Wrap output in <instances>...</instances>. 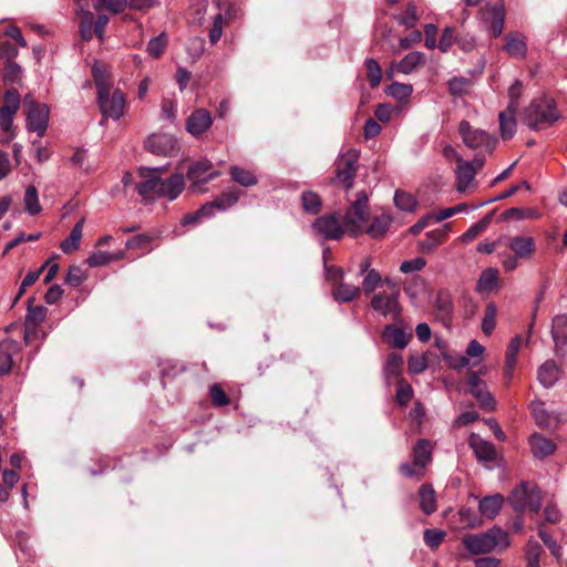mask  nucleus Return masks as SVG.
Listing matches in <instances>:
<instances>
[{
  "label": "nucleus",
  "instance_id": "obj_1",
  "mask_svg": "<svg viewBox=\"0 0 567 567\" xmlns=\"http://www.w3.org/2000/svg\"><path fill=\"white\" fill-rule=\"evenodd\" d=\"M161 167H141L138 173L143 179L136 189L145 203H152L158 198L176 199L185 188L183 174L176 173L168 178H161Z\"/></svg>",
  "mask_w": 567,
  "mask_h": 567
},
{
  "label": "nucleus",
  "instance_id": "obj_2",
  "mask_svg": "<svg viewBox=\"0 0 567 567\" xmlns=\"http://www.w3.org/2000/svg\"><path fill=\"white\" fill-rule=\"evenodd\" d=\"M462 544L471 555H482L504 550L511 545V540L507 532L494 526L484 533L464 535Z\"/></svg>",
  "mask_w": 567,
  "mask_h": 567
},
{
  "label": "nucleus",
  "instance_id": "obj_3",
  "mask_svg": "<svg viewBox=\"0 0 567 567\" xmlns=\"http://www.w3.org/2000/svg\"><path fill=\"white\" fill-rule=\"evenodd\" d=\"M560 118L556 103L553 99L534 100L525 109L524 122L533 130H540L554 125Z\"/></svg>",
  "mask_w": 567,
  "mask_h": 567
},
{
  "label": "nucleus",
  "instance_id": "obj_4",
  "mask_svg": "<svg viewBox=\"0 0 567 567\" xmlns=\"http://www.w3.org/2000/svg\"><path fill=\"white\" fill-rule=\"evenodd\" d=\"M514 511L518 514L525 511L538 513L542 506L539 488L532 483L522 482L516 486L507 498Z\"/></svg>",
  "mask_w": 567,
  "mask_h": 567
},
{
  "label": "nucleus",
  "instance_id": "obj_5",
  "mask_svg": "<svg viewBox=\"0 0 567 567\" xmlns=\"http://www.w3.org/2000/svg\"><path fill=\"white\" fill-rule=\"evenodd\" d=\"M96 102L103 116L101 121L102 125L107 118L118 121L124 115L126 97L120 89L112 90L111 87L109 90H101V92L96 94Z\"/></svg>",
  "mask_w": 567,
  "mask_h": 567
},
{
  "label": "nucleus",
  "instance_id": "obj_6",
  "mask_svg": "<svg viewBox=\"0 0 567 567\" xmlns=\"http://www.w3.org/2000/svg\"><path fill=\"white\" fill-rule=\"evenodd\" d=\"M458 133L467 147L478 150V156L484 157L485 154H491L495 148L496 138L484 130L472 127L467 121L460 123Z\"/></svg>",
  "mask_w": 567,
  "mask_h": 567
},
{
  "label": "nucleus",
  "instance_id": "obj_7",
  "mask_svg": "<svg viewBox=\"0 0 567 567\" xmlns=\"http://www.w3.org/2000/svg\"><path fill=\"white\" fill-rule=\"evenodd\" d=\"M311 227L318 236L326 240H339L347 230V226L338 213L318 217Z\"/></svg>",
  "mask_w": 567,
  "mask_h": 567
},
{
  "label": "nucleus",
  "instance_id": "obj_8",
  "mask_svg": "<svg viewBox=\"0 0 567 567\" xmlns=\"http://www.w3.org/2000/svg\"><path fill=\"white\" fill-rule=\"evenodd\" d=\"M484 157L478 155L472 162L457 158V166L455 168L457 192L463 193L470 187L476 173L484 166Z\"/></svg>",
  "mask_w": 567,
  "mask_h": 567
},
{
  "label": "nucleus",
  "instance_id": "obj_9",
  "mask_svg": "<svg viewBox=\"0 0 567 567\" xmlns=\"http://www.w3.org/2000/svg\"><path fill=\"white\" fill-rule=\"evenodd\" d=\"M371 307L380 316L396 320L401 312L399 291L375 293L371 299Z\"/></svg>",
  "mask_w": 567,
  "mask_h": 567
},
{
  "label": "nucleus",
  "instance_id": "obj_10",
  "mask_svg": "<svg viewBox=\"0 0 567 567\" xmlns=\"http://www.w3.org/2000/svg\"><path fill=\"white\" fill-rule=\"evenodd\" d=\"M358 156L354 152H349L336 162L334 182L347 189L352 187V181L357 175Z\"/></svg>",
  "mask_w": 567,
  "mask_h": 567
},
{
  "label": "nucleus",
  "instance_id": "obj_11",
  "mask_svg": "<svg viewBox=\"0 0 567 567\" xmlns=\"http://www.w3.org/2000/svg\"><path fill=\"white\" fill-rule=\"evenodd\" d=\"M367 202L368 197L364 194H359L357 200L344 215L343 221L346 226H349V233L353 237L360 233L361 224L367 218Z\"/></svg>",
  "mask_w": 567,
  "mask_h": 567
},
{
  "label": "nucleus",
  "instance_id": "obj_12",
  "mask_svg": "<svg viewBox=\"0 0 567 567\" xmlns=\"http://www.w3.org/2000/svg\"><path fill=\"white\" fill-rule=\"evenodd\" d=\"M212 163L209 161H197L189 165L187 171V178L192 182V188L199 192V185L208 183L218 177V171H212Z\"/></svg>",
  "mask_w": 567,
  "mask_h": 567
},
{
  "label": "nucleus",
  "instance_id": "obj_13",
  "mask_svg": "<svg viewBox=\"0 0 567 567\" xmlns=\"http://www.w3.org/2000/svg\"><path fill=\"white\" fill-rule=\"evenodd\" d=\"M20 106V94L17 90H8L4 93V105L0 109V128L10 132L13 125V116Z\"/></svg>",
  "mask_w": 567,
  "mask_h": 567
},
{
  "label": "nucleus",
  "instance_id": "obj_14",
  "mask_svg": "<svg viewBox=\"0 0 567 567\" xmlns=\"http://www.w3.org/2000/svg\"><path fill=\"white\" fill-rule=\"evenodd\" d=\"M505 21V7L503 3L486 6L483 9V22L493 38L502 34Z\"/></svg>",
  "mask_w": 567,
  "mask_h": 567
},
{
  "label": "nucleus",
  "instance_id": "obj_15",
  "mask_svg": "<svg viewBox=\"0 0 567 567\" xmlns=\"http://www.w3.org/2000/svg\"><path fill=\"white\" fill-rule=\"evenodd\" d=\"M49 122V109L45 104H35L31 102V106L27 110V127L29 131L35 132L39 136H43Z\"/></svg>",
  "mask_w": 567,
  "mask_h": 567
},
{
  "label": "nucleus",
  "instance_id": "obj_16",
  "mask_svg": "<svg viewBox=\"0 0 567 567\" xmlns=\"http://www.w3.org/2000/svg\"><path fill=\"white\" fill-rule=\"evenodd\" d=\"M468 386L471 394L477 400L481 408L492 411L495 409V401L487 390L486 383L477 373H472L468 378Z\"/></svg>",
  "mask_w": 567,
  "mask_h": 567
},
{
  "label": "nucleus",
  "instance_id": "obj_17",
  "mask_svg": "<svg viewBox=\"0 0 567 567\" xmlns=\"http://www.w3.org/2000/svg\"><path fill=\"white\" fill-rule=\"evenodd\" d=\"M145 147L156 155H172L176 152L177 142L169 134H153L145 142Z\"/></svg>",
  "mask_w": 567,
  "mask_h": 567
},
{
  "label": "nucleus",
  "instance_id": "obj_18",
  "mask_svg": "<svg viewBox=\"0 0 567 567\" xmlns=\"http://www.w3.org/2000/svg\"><path fill=\"white\" fill-rule=\"evenodd\" d=\"M212 124V113L206 109H196L186 120V130L193 136H199L205 133Z\"/></svg>",
  "mask_w": 567,
  "mask_h": 567
},
{
  "label": "nucleus",
  "instance_id": "obj_19",
  "mask_svg": "<svg viewBox=\"0 0 567 567\" xmlns=\"http://www.w3.org/2000/svg\"><path fill=\"white\" fill-rule=\"evenodd\" d=\"M530 409L536 424L542 429L555 430L560 423L559 414L546 410L544 402L534 401L530 403Z\"/></svg>",
  "mask_w": 567,
  "mask_h": 567
},
{
  "label": "nucleus",
  "instance_id": "obj_20",
  "mask_svg": "<svg viewBox=\"0 0 567 567\" xmlns=\"http://www.w3.org/2000/svg\"><path fill=\"white\" fill-rule=\"evenodd\" d=\"M76 16L82 40L90 41L94 34V14L89 10L87 0L76 1Z\"/></svg>",
  "mask_w": 567,
  "mask_h": 567
},
{
  "label": "nucleus",
  "instance_id": "obj_21",
  "mask_svg": "<svg viewBox=\"0 0 567 567\" xmlns=\"http://www.w3.org/2000/svg\"><path fill=\"white\" fill-rule=\"evenodd\" d=\"M516 111L517 105L508 103L507 107L498 114L499 133L504 141L511 140L516 133Z\"/></svg>",
  "mask_w": 567,
  "mask_h": 567
},
{
  "label": "nucleus",
  "instance_id": "obj_22",
  "mask_svg": "<svg viewBox=\"0 0 567 567\" xmlns=\"http://www.w3.org/2000/svg\"><path fill=\"white\" fill-rule=\"evenodd\" d=\"M468 445L478 461L493 462L496 460L494 445L491 442L483 440L480 435L473 433L470 436Z\"/></svg>",
  "mask_w": 567,
  "mask_h": 567
},
{
  "label": "nucleus",
  "instance_id": "obj_23",
  "mask_svg": "<svg viewBox=\"0 0 567 567\" xmlns=\"http://www.w3.org/2000/svg\"><path fill=\"white\" fill-rule=\"evenodd\" d=\"M529 445L533 455L537 458L547 457L556 451V444L539 433L529 436Z\"/></svg>",
  "mask_w": 567,
  "mask_h": 567
},
{
  "label": "nucleus",
  "instance_id": "obj_24",
  "mask_svg": "<svg viewBox=\"0 0 567 567\" xmlns=\"http://www.w3.org/2000/svg\"><path fill=\"white\" fill-rule=\"evenodd\" d=\"M504 50L513 58L524 59L527 53L525 37L518 32L506 34Z\"/></svg>",
  "mask_w": 567,
  "mask_h": 567
},
{
  "label": "nucleus",
  "instance_id": "obj_25",
  "mask_svg": "<svg viewBox=\"0 0 567 567\" xmlns=\"http://www.w3.org/2000/svg\"><path fill=\"white\" fill-rule=\"evenodd\" d=\"M507 246L517 258H529L536 249L534 239L525 236L512 237Z\"/></svg>",
  "mask_w": 567,
  "mask_h": 567
},
{
  "label": "nucleus",
  "instance_id": "obj_26",
  "mask_svg": "<svg viewBox=\"0 0 567 567\" xmlns=\"http://www.w3.org/2000/svg\"><path fill=\"white\" fill-rule=\"evenodd\" d=\"M560 370L554 360L545 361L538 369L537 379L544 388H551L559 379Z\"/></svg>",
  "mask_w": 567,
  "mask_h": 567
},
{
  "label": "nucleus",
  "instance_id": "obj_27",
  "mask_svg": "<svg viewBox=\"0 0 567 567\" xmlns=\"http://www.w3.org/2000/svg\"><path fill=\"white\" fill-rule=\"evenodd\" d=\"M503 504L504 497L501 494L485 496L478 503V511L487 519H494Z\"/></svg>",
  "mask_w": 567,
  "mask_h": 567
},
{
  "label": "nucleus",
  "instance_id": "obj_28",
  "mask_svg": "<svg viewBox=\"0 0 567 567\" xmlns=\"http://www.w3.org/2000/svg\"><path fill=\"white\" fill-rule=\"evenodd\" d=\"M551 337L557 349L567 346V316L557 315L551 322Z\"/></svg>",
  "mask_w": 567,
  "mask_h": 567
},
{
  "label": "nucleus",
  "instance_id": "obj_29",
  "mask_svg": "<svg viewBox=\"0 0 567 567\" xmlns=\"http://www.w3.org/2000/svg\"><path fill=\"white\" fill-rule=\"evenodd\" d=\"M412 455L414 465L417 466L420 470H423L432 460L431 443L425 439L419 440L415 446L413 447Z\"/></svg>",
  "mask_w": 567,
  "mask_h": 567
},
{
  "label": "nucleus",
  "instance_id": "obj_30",
  "mask_svg": "<svg viewBox=\"0 0 567 567\" xmlns=\"http://www.w3.org/2000/svg\"><path fill=\"white\" fill-rule=\"evenodd\" d=\"M34 298L28 299V313L25 316V330H34L47 317V308L43 306L32 307Z\"/></svg>",
  "mask_w": 567,
  "mask_h": 567
},
{
  "label": "nucleus",
  "instance_id": "obj_31",
  "mask_svg": "<svg viewBox=\"0 0 567 567\" xmlns=\"http://www.w3.org/2000/svg\"><path fill=\"white\" fill-rule=\"evenodd\" d=\"M383 337L390 347L396 349L405 348L410 339V336H408L402 329L392 324L385 327Z\"/></svg>",
  "mask_w": 567,
  "mask_h": 567
},
{
  "label": "nucleus",
  "instance_id": "obj_32",
  "mask_svg": "<svg viewBox=\"0 0 567 567\" xmlns=\"http://www.w3.org/2000/svg\"><path fill=\"white\" fill-rule=\"evenodd\" d=\"M498 282V270L496 268H486L482 271L477 284L476 291L480 293H489L495 289Z\"/></svg>",
  "mask_w": 567,
  "mask_h": 567
},
{
  "label": "nucleus",
  "instance_id": "obj_33",
  "mask_svg": "<svg viewBox=\"0 0 567 567\" xmlns=\"http://www.w3.org/2000/svg\"><path fill=\"white\" fill-rule=\"evenodd\" d=\"M84 219H80L74 227L72 228L68 238H65L61 244L60 248L64 254H70L72 251L78 250L80 246V241L82 238Z\"/></svg>",
  "mask_w": 567,
  "mask_h": 567
},
{
  "label": "nucleus",
  "instance_id": "obj_34",
  "mask_svg": "<svg viewBox=\"0 0 567 567\" xmlns=\"http://www.w3.org/2000/svg\"><path fill=\"white\" fill-rule=\"evenodd\" d=\"M360 288L344 282L336 284L332 288V296L338 302H350L359 296Z\"/></svg>",
  "mask_w": 567,
  "mask_h": 567
},
{
  "label": "nucleus",
  "instance_id": "obj_35",
  "mask_svg": "<svg viewBox=\"0 0 567 567\" xmlns=\"http://www.w3.org/2000/svg\"><path fill=\"white\" fill-rule=\"evenodd\" d=\"M229 174L234 182L245 187H250L258 183V179L254 172L245 169L237 165L230 166Z\"/></svg>",
  "mask_w": 567,
  "mask_h": 567
},
{
  "label": "nucleus",
  "instance_id": "obj_36",
  "mask_svg": "<svg viewBox=\"0 0 567 567\" xmlns=\"http://www.w3.org/2000/svg\"><path fill=\"white\" fill-rule=\"evenodd\" d=\"M420 507L426 515H431L436 511V498L434 489L430 485L420 487Z\"/></svg>",
  "mask_w": 567,
  "mask_h": 567
},
{
  "label": "nucleus",
  "instance_id": "obj_37",
  "mask_svg": "<svg viewBox=\"0 0 567 567\" xmlns=\"http://www.w3.org/2000/svg\"><path fill=\"white\" fill-rule=\"evenodd\" d=\"M238 198H239L238 192L231 189V190L223 193L215 200L206 203L205 205H212V216H214L215 209L227 210L228 208L233 207L238 202Z\"/></svg>",
  "mask_w": 567,
  "mask_h": 567
},
{
  "label": "nucleus",
  "instance_id": "obj_38",
  "mask_svg": "<svg viewBox=\"0 0 567 567\" xmlns=\"http://www.w3.org/2000/svg\"><path fill=\"white\" fill-rule=\"evenodd\" d=\"M403 365V358L399 353L392 352L388 355L383 373L386 382L400 375Z\"/></svg>",
  "mask_w": 567,
  "mask_h": 567
},
{
  "label": "nucleus",
  "instance_id": "obj_39",
  "mask_svg": "<svg viewBox=\"0 0 567 567\" xmlns=\"http://www.w3.org/2000/svg\"><path fill=\"white\" fill-rule=\"evenodd\" d=\"M424 54L417 51L408 53L398 64L396 69L403 74L412 73L415 68L423 63Z\"/></svg>",
  "mask_w": 567,
  "mask_h": 567
},
{
  "label": "nucleus",
  "instance_id": "obj_40",
  "mask_svg": "<svg viewBox=\"0 0 567 567\" xmlns=\"http://www.w3.org/2000/svg\"><path fill=\"white\" fill-rule=\"evenodd\" d=\"M520 346H522V338L515 337L514 339H512V341L508 344V348L506 350L505 364H506V375L508 379L512 378V371L515 368L517 353L520 349Z\"/></svg>",
  "mask_w": 567,
  "mask_h": 567
},
{
  "label": "nucleus",
  "instance_id": "obj_41",
  "mask_svg": "<svg viewBox=\"0 0 567 567\" xmlns=\"http://www.w3.org/2000/svg\"><path fill=\"white\" fill-rule=\"evenodd\" d=\"M543 551L538 542L529 539L525 548L526 567H539V558Z\"/></svg>",
  "mask_w": 567,
  "mask_h": 567
},
{
  "label": "nucleus",
  "instance_id": "obj_42",
  "mask_svg": "<svg viewBox=\"0 0 567 567\" xmlns=\"http://www.w3.org/2000/svg\"><path fill=\"white\" fill-rule=\"evenodd\" d=\"M392 219L388 215L375 217L372 224L368 227L367 233L373 238L382 237L389 229Z\"/></svg>",
  "mask_w": 567,
  "mask_h": 567
},
{
  "label": "nucleus",
  "instance_id": "obj_43",
  "mask_svg": "<svg viewBox=\"0 0 567 567\" xmlns=\"http://www.w3.org/2000/svg\"><path fill=\"white\" fill-rule=\"evenodd\" d=\"M395 206L403 212H414L417 206V202L414 196L403 190H396L394 194Z\"/></svg>",
  "mask_w": 567,
  "mask_h": 567
},
{
  "label": "nucleus",
  "instance_id": "obj_44",
  "mask_svg": "<svg viewBox=\"0 0 567 567\" xmlns=\"http://www.w3.org/2000/svg\"><path fill=\"white\" fill-rule=\"evenodd\" d=\"M444 234L445 233L442 229H436L426 233L425 238L419 243L420 250L423 252L432 251L442 243Z\"/></svg>",
  "mask_w": 567,
  "mask_h": 567
},
{
  "label": "nucleus",
  "instance_id": "obj_45",
  "mask_svg": "<svg viewBox=\"0 0 567 567\" xmlns=\"http://www.w3.org/2000/svg\"><path fill=\"white\" fill-rule=\"evenodd\" d=\"M301 202L303 209L309 214H318L321 209V199L320 196L312 192V190H306L301 195Z\"/></svg>",
  "mask_w": 567,
  "mask_h": 567
},
{
  "label": "nucleus",
  "instance_id": "obj_46",
  "mask_svg": "<svg viewBox=\"0 0 567 567\" xmlns=\"http://www.w3.org/2000/svg\"><path fill=\"white\" fill-rule=\"evenodd\" d=\"M435 309L437 313L443 318H451L453 313V301L449 293L440 291L435 300Z\"/></svg>",
  "mask_w": 567,
  "mask_h": 567
},
{
  "label": "nucleus",
  "instance_id": "obj_47",
  "mask_svg": "<svg viewBox=\"0 0 567 567\" xmlns=\"http://www.w3.org/2000/svg\"><path fill=\"white\" fill-rule=\"evenodd\" d=\"M121 257L122 254H110L106 251L97 250L87 257L86 262L90 267H101L110 264L113 260L120 259Z\"/></svg>",
  "mask_w": 567,
  "mask_h": 567
},
{
  "label": "nucleus",
  "instance_id": "obj_48",
  "mask_svg": "<svg viewBox=\"0 0 567 567\" xmlns=\"http://www.w3.org/2000/svg\"><path fill=\"white\" fill-rule=\"evenodd\" d=\"M23 202L25 209L30 215H37L41 212V205L38 199V190L34 186L30 185L27 187Z\"/></svg>",
  "mask_w": 567,
  "mask_h": 567
},
{
  "label": "nucleus",
  "instance_id": "obj_49",
  "mask_svg": "<svg viewBox=\"0 0 567 567\" xmlns=\"http://www.w3.org/2000/svg\"><path fill=\"white\" fill-rule=\"evenodd\" d=\"M413 92V87L411 84H404L399 82L391 83L386 90L385 93L396 100H405L409 96H411Z\"/></svg>",
  "mask_w": 567,
  "mask_h": 567
},
{
  "label": "nucleus",
  "instance_id": "obj_50",
  "mask_svg": "<svg viewBox=\"0 0 567 567\" xmlns=\"http://www.w3.org/2000/svg\"><path fill=\"white\" fill-rule=\"evenodd\" d=\"M367 76L371 87H377L382 78V70L379 62L374 59L365 61Z\"/></svg>",
  "mask_w": 567,
  "mask_h": 567
},
{
  "label": "nucleus",
  "instance_id": "obj_51",
  "mask_svg": "<svg viewBox=\"0 0 567 567\" xmlns=\"http://www.w3.org/2000/svg\"><path fill=\"white\" fill-rule=\"evenodd\" d=\"M497 309L494 303H488L485 309V315L482 321V330L485 334L489 336L496 326Z\"/></svg>",
  "mask_w": 567,
  "mask_h": 567
},
{
  "label": "nucleus",
  "instance_id": "obj_52",
  "mask_svg": "<svg viewBox=\"0 0 567 567\" xmlns=\"http://www.w3.org/2000/svg\"><path fill=\"white\" fill-rule=\"evenodd\" d=\"M167 45L166 34L161 33L159 35L151 39L147 43L146 51L153 58H158L163 54Z\"/></svg>",
  "mask_w": 567,
  "mask_h": 567
},
{
  "label": "nucleus",
  "instance_id": "obj_53",
  "mask_svg": "<svg viewBox=\"0 0 567 567\" xmlns=\"http://www.w3.org/2000/svg\"><path fill=\"white\" fill-rule=\"evenodd\" d=\"M394 18L399 24L405 27L406 29H411L416 24L419 20L417 9L415 4L409 3L405 14L395 16Z\"/></svg>",
  "mask_w": 567,
  "mask_h": 567
},
{
  "label": "nucleus",
  "instance_id": "obj_54",
  "mask_svg": "<svg viewBox=\"0 0 567 567\" xmlns=\"http://www.w3.org/2000/svg\"><path fill=\"white\" fill-rule=\"evenodd\" d=\"M92 75L94 78L97 92H101L103 89H111V81L106 70L102 65L94 64L92 68Z\"/></svg>",
  "mask_w": 567,
  "mask_h": 567
},
{
  "label": "nucleus",
  "instance_id": "obj_55",
  "mask_svg": "<svg viewBox=\"0 0 567 567\" xmlns=\"http://www.w3.org/2000/svg\"><path fill=\"white\" fill-rule=\"evenodd\" d=\"M11 347L10 342L0 343V374L8 373L12 368Z\"/></svg>",
  "mask_w": 567,
  "mask_h": 567
},
{
  "label": "nucleus",
  "instance_id": "obj_56",
  "mask_svg": "<svg viewBox=\"0 0 567 567\" xmlns=\"http://www.w3.org/2000/svg\"><path fill=\"white\" fill-rule=\"evenodd\" d=\"M382 284V277L375 269H370L364 276L362 288L367 295L373 292Z\"/></svg>",
  "mask_w": 567,
  "mask_h": 567
},
{
  "label": "nucleus",
  "instance_id": "obj_57",
  "mask_svg": "<svg viewBox=\"0 0 567 567\" xmlns=\"http://www.w3.org/2000/svg\"><path fill=\"white\" fill-rule=\"evenodd\" d=\"M209 218L212 217V205H203L198 210H196L193 214L186 215L182 224L183 225H193L197 224L202 218Z\"/></svg>",
  "mask_w": 567,
  "mask_h": 567
},
{
  "label": "nucleus",
  "instance_id": "obj_58",
  "mask_svg": "<svg viewBox=\"0 0 567 567\" xmlns=\"http://www.w3.org/2000/svg\"><path fill=\"white\" fill-rule=\"evenodd\" d=\"M408 367L411 373H422L427 368V359L423 354H413L408 360Z\"/></svg>",
  "mask_w": 567,
  "mask_h": 567
},
{
  "label": "nucleus",
  "instance_id": "obj_59",
  "mask_svg": "<svg viewBox=\"0 0 567 567\" xmlns=\"http://www.w3.org/2000/svg\"><path fill=\"white\" fill-rule=\"evenodd\" d=\"M446 533L441 529H425L424 530V542L431 548H436L443 542Z\"/></svg>",
  "mask_w": 567,
  "mask_h": 567
},
{
  "label": "nucleus",
  "instance_id": "obj_60",
  "mask_svg": "<svg viewBox=\"0 0 567 567\" xmlns=\"http://www.w3.org/2000/svg\"><path fill=\"white\" fill-rule=\"evenodd\" d=\"M470 80L465 78H453L449 81L450 93L453 96H462L466 94Z\"/></svg>",
  "mask_w": 567,
  "mask_h": 567
},
{
  "label": "nucleus",
  "instance_id": "obj_61",
  "mask_svg": "<svg viewBox=\"0 0 567 567\" xmlns=\"http://www.w3.org/2000/svg\"><path fill=\"white\" fill-rule=\"evenodd\" d=\"M491 217L486 216L482 220L477 221L473 226H471L463 235L462 239L464 241L473 240L480 233H482L489 224Z\"/></svg>",
  "mask_w": 567,
  "mask_h": 567
},
{
  "label": "nucleus",
  "instance_id": "obj_62",
  "mask_svg": "<svg viewBox=\"0 0 567 567\" xmlns=\"http://www.w3.org/2000/svg\"><path fill=\"white\" fill-rule=\"evenodd\" d=\"M538 535L543 543L549 548L553 556H555L556 559H560L561 557V547L558 545V543L543 528H539Z\"/></svg>",
  "mask_w": 567,
  "mask_h": 567
},
{
  "label": "nucleus",
  "instance_id": "obj_63",
  "mask_svg": "<svg viewBox=\"0 0 567 567\" xmlns=\"http://www.w3.org/2000/svg\"><path fill=\"white\" fill-rule=\"evenodd\" d=\"M209 395L212 399V402L216 406H224L227 405L229 402V399L223 388L219 384H213L209 388Z\"/></svg>",
  "mask_w": 567,
  "mask_h": 567
},
{
  "label": "nucleus",
  "instance_id": "obj_64",
  "mask_svg": "<svg viewBox=\"0 0 567 567\" xmlns=\"http://www.w3.org/2000/svg\"><path fill=\"white\" fill-rule=\"evenodd\" d=\"M85 277L83 270L79 266H71L65 277V284L72 287H79Z\"/></svg>",
  "mask_w": 567,
  "mask_h": 567
}]
</instances>
